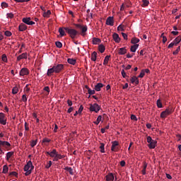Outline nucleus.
<instances>
[{"instance_id":"nucleus-23","label":"nucleus","mask_w":181,"mask_h":181,"mask_svg":"<svg viewBox=\"0 0 181 181\" xmlns=\"http://www.w3.org/2000/svg\"><path fill=\"white\" fill-rule=\"evenodd\" d=\"M22 21L23 23H25V25H29L30 21H32V18H30V17L23 18Z\"/></svg>"},{"instance_id":"nucleus-1","label":"nucleus","mask_w":181,"mask_h":181,"mask_svg":"<svg viewBox=\"0 0 181 181\" xmlns=\"http://www.w3.org/2000/svg\"><path fill=\"white\" fill-rule=\"evenodd\" d=\"M64 29L66 32V33L69 35L71 39H76V37H77V35H80V33L74 28L64 27Z\"/></svg>"},{"instance_id":"nucleus-46","label":"nucleus","mask_w":181,"mask_h":181,"mask_svg":"<svg viewBox=\"0 0 181 181\" xmlns=\"http://www.w3.org/2000/svg\"><path fill=\"white\" fill-rule=\"evenodd\" d=\"M12 155H13V152L12 151L7 153L6 159H10V158H12Z\"/></svg>"},{"instance_id":"nucleus-48","label":"nucleus","mask_w":181,"mask_h":181,"mask_svg":"<svg viewBox=\"0 0 181 181\" xmlns=\"http://www.w3.org/2000/svg\"><path fill=\"white\" fill-rule=\"evenodd\" d=\"M88 94H90V95H94V94H95V90H91L88 89Z\"/></svg>"},{"instance_id":"nucleus-20","label":"nucleus","mask_w":181,"mask_h":181,"mask_svg":"<svg viewBox=\"0 0 181 181\" xmlns=\"http://www.w3.org/2000/svg\"><path fill=\"white\" fill-rule=\"evenodd\" d=\"M18 29L20 32H25V30L28 29V26H26V25H25L24 23H21L20 24Z\"/></svg>"},{"instance_id":"nucleus-3","label":"nucleus","mask_w":181,"mask_h":181,"mask_svg":"<svg viewBox=\"0 0 181 181\" xmlns=\"http://www.w3.org/2000/svg\"><path fill=\"white\" fill-rule=\"evenodd\" d=\"M47 156H50V158H57V159H63L64 156L57 153L56 149H53L52 151L47 152Z\"/></svg>"},{"instance_id":"nucleus-59","label":"nucleus","mask_w":181,"mask_h":181,"mask_svg":"<svg viewBox=\"0 0 181 181\" xmlns=\"http://www.w3.org/2000/svg\"><path fill=\"white\" fill-rule=\"evenodd\" d=\"M7 18H9L10 19H13V13H7Z\"/></svg>"},{"instance_id":"nucleus-30","label":"nucleus","mask_w":181,"mask_h":181,"mask_svg":"<svg viewBox=\"0 0 181 181\" xmlns=\"http://www.w3.org/2000/svg\"><path fill=\"white\" fill-rule=\"evenodd\" d=\"M92 62H95L97 60V52H93L91 54Z\"/></svg>"},{"instance_id":"nucleus-47","label":"nucleus","mask_w":181,"mask_h":181,"mask_svg":"<svg viewBox=\"0 0 181 181\" xmlns=\"http://www.w3.org/2000/svg\"><path fill=\"white\" fill-rule=\"evenodd\" d=\"M44 91H46L47 95H49V93H50V88L49 86H45L44 88Z\"/></svg>"},{"instance_id":"nucleus-40","label":"nucleus","mask_w":181,"mask_h":181,"mask_svg":"<svg viewBox=\"0 0 181 181\" xmlns=\"http://www.w3.org/2000/svg\"><path fill=\"white\" fill-rule=\"evenodd\" d=\"M55 45L57 46V47H58L59 49H62V47H63V44H62V42L59 41H57L55 42Z\"/></svg>"},{"instance_id":"nucleus-25","label":"nucleus","mask_w":181,"mask_h":181,"mask_svg":"<svg viewBox=\"0 0 181 181\" xmlns=\"http://www.w3.org/2000/svg\"><path fill=\"white\" fill-rule=\"evenodd\" d=\"M64 30H64V28H59V33L60 34V36H62V37L66 36V32Z\"/></svg>"},{"instance_id":"nucleus-2","label":"nucleus","mask_w":181,"mask_h":181,"mask_svg":"<svg viewBox=\"0 0 181 181\" xmlns=\"http://www.w3.org/2000/svg\"><path fill=\"white\" fill-rule=\"evenodd\" d=\"M34 169L32 161L27 162L26 165L24 167L25 176H29L32 173V170Z\"/></svg>"},{"instance_id":"nucleus-63","label":"nucleus","mask_w":181,"mask_h":181,"mask_svg":"<svg viewBox=\"0 0 181 181\" xmlns=\"http://www.w3.org/2000/svg\"><path fill=\"white\" fill-rule=\"evenodd\" d=\"M73 110H74L73 107H69L67 110L68 114H70V112H72Z\"/></svg>"},{"instance_id":"nucleus-19","label":"nucleus","mask_w":181,"mask_h":181,"mask_svg":"<svg viewBox=\"0 0 181 181\" xmlns=\"http://www.w3.org/2000/svg\"><path fill=\"white\" fill-rule=\"evenodd\" d=\"M127 53V47H122L118 49V54L124 55Z\"/></svg>"},{"instance_id":"nucleus-12","label":"nucleus","mask_w":181,"mask_h":181,"mask_svg":"<svg viewBox=\"0 0 181 181\" xmlns=\"http://www.w3.org/2000/svg\"><path fill=\"white\" fill-rule=\"evenodd\" d=\"M28 74H29V69L28 68H23L19 72V75L21 76H28Z\"/></svg>"},{"instance_id":"nucleus-42","label":"nucleus","mask_w":181,"mask_h":181,"mask_svg":"<svg viewBox=\"0 0 181 181\" xmlns=\"http://www.w3.org/2000/svg\"><path fill=\"white\" fill-rule=\"evenodd\" d=\"M1 60L4 62V63L8 62V57H6V54H4L1 57Z\"/></svg>"},{"instance_id":"nucleus-34","label":"nucleus","mask_w":181,"mask_h":181,"mask_svg":"<svg viewBox=\"0 0 181 181\" xmlns=\"http://www.w3.org/2000/svg\"><path fill=\"white\" fill-rule=\"evenodd\" d=\"M67 62L69 64H72L73 66H74V64H76V59H70L69 58L67 59Z\"/></svg>"},{"instance_id":"nucleus-28","label":"nucleus","mask_w":181,"mask_h":181,"mask_svg":"<svg viewBox=\"0 0 181 181\" xmlns=\"http://www.w3.org/2000/svg\"><path fill=\"white\" fill-rule=\"evenodd\" d=\"M98 50L101 53H104V52H105V46H104V45H103V44L100 45L98 46Z\"/></svg>"},{"instance_id":"nucleus-26","label":"nucleus","mask_w":181,"mask_h":181,"mask_svg":"<svg viewBox=\"0 0 181 181\" xmlns=\"http://www.w3.org/2000/svg\"><path fill=\"white\" fill-rule=\"evenodd\" d=\"M81 29V35L82 36H86V32H87L88 28L87 25L82 26Z\"/></svg>"},{"instance_id":"nucleus-8","label":"nucleus","mask_w":181,"mask_h":181,"mask_svg":"<svg viewBox=\"0 0 181 181\" xmlns=\"http://www.w3.org/2000/svg\"><path fill=\"white\" fill-rule=\"evenodd\" d=\"M90 111H94L95 112H98L101 110V106L98 105L97 103H94L93 105H90Z\"/></svg>"},{"instance_id":"nucleus-10","label":"nucleus","mask_w":181,"mask_h":181,"mask_svg":"<svg viewBox=\"0 0 181 181\" xmlns=\"http://www.w3.org/2000/svg\"><path fill=\"white\" fill-rule=\"evenodd\" d=\"M106 25H107L108 26H114V17L109 16L106 19Z\"/></svg>"},{"instance_id":"nucleus-50","label":"nucleus","mask_w":181,"mask_h":181,"mask_svg":"<svg viewBox=\"0 0 181 181\" xmlns=\"http://www.w3.org/2000/svg\"><path fill=\"white\" fill-rule=\"evenodd\" d=\"M179 52H180V47H178L177 49L173 52V54L174 56H176V54H179Z\"/></svg>"},{"instance_id":"nucleus-64","label":"nucleus","mask_w":181,"mask_h":181,"mask_svg":"<svg viewBox=\"0 0 181 181\" xmlns=\"http://www.w3.org/2000/svg\"><path fill=\"white\" fill-rule=\"evenodd\" d=\"M119 165H120L122 167H124V166H125V161H124V160H122V161L119 162Z\"/></svg>"},{"instance_id":"nucleus-32","label":"nucleus","mask_w":181,"mask_h":181,"mask_svg":"<svg viewBox=\"0 0 181 181\" xmlns=\"http://www.w3.org/2000/svg\"><path fill=\"white\" fill-rule=\"evenodd\" d=\"M50 15H52V11H50V10H48L47 11H46L43 13L44 18H49V16H50Z\"/></svg>"},{"instance_id":"nucleus-39","label":"nucleus","mask_w":181,"mask_h":181,"mask_svg":"<svg viewBox=\"0 0 181 181\" xmlns=\"http://www.w3.org/2000/svg\"><path fill=\"white\" fill-rule=\"evenodd\" d=\"M18 91H19V88H18V86H15L12 89V93L13 94H18Z\"/></svg>"},{"instance_id":"nucleus-41","label":"nucleus","mask_w":181,"mask_h":181,"mask_svg":"<svg viewBox=\"0 0 181 181\" xmlns=\"http://www.w3.org/2000/svg\"><path fill=\"white\" fill-rule=\"evenodd\" d=\"M8 172V167L6 165H4L3 173L6 174Z\"/></svg>"},{"instance_id":"nucleus-37","label":"nucleus","mask_w":181,"mask_h":181,"mask_svg":"<svg viewBox=\"0 0 181 181\" xmlns=\"http://www.w3.org/2000/svg\"><path fill=\"white\" fill-rule=\"evenodd\" d=\"M157 107L158 108H163V105H162V101L160 100V99H158L157 100Z\"/></svg>"},{"instance_id":"nucleus-27","label":"nucleus","mask_w":181,"mask_h":181,"mask_svg":"<svg viewBox=\"0 0 181 181\" xmlns=\"http://www.w3.org/2000/svg\"><path fill=\"white\" fill-rule=\"evenodd\" d=\"M173 42H175V46H177V45H179V43H180V42H181V36L179 35L178 37H177L173 40Z\"/></svg>"},{"instance_id":"nucleus-18","label":"nucleus","mask_w":181,"mask_h":181,"mask_svg":"<svg viewBox=\"0 0 181 181\" xmlns=\"http://www.w3.org/2000/svg\"><path fill=\"white\" fill-rule=\"evenodd\" d=\"M114 180L115 177L113 176L112 173L107 174V175L105 176L106 181H113Z\"/></svg>"},{"instance_id":"nucleus-36","label":"nucleus","mask_w":181,"mask_h":181,"mask_svg":"<svg viewBox=\"0 0 181 181\" xmlns=\"http://www.w3.org/2000/svg\"><path fill=\"white\" fill-rule=\"evenodd\" d=\"M37 144V139L32 140L31 142H30L31 148H34V146H36Z\"/></svg>"},{"instance_id":"nucleus-57","label":"nucleus","mask_w":181,"mask_h":181,"mask_svg":"<svg viewBox=\"0 0 181 181\" xmlns=\"http://www.w3.org/2000/svg\"><path fill=\"white\" fill-rule=\"evenodd\" d=\"M83 110H84V107H83V105H81L77 112H78V114H81V112H83Z\"/></svg>"},{"instance_id":"nucleus-54","label":"nucleus","mask_w":181,"mask_h":181,"mask_svg":"<svg viewBox=\"0 0 181 181\" xmlns=\"http://www.w3.org/2000/svg\"><path fill=\"white\" fill-rule=\"evenodd\" d=\"M8 5L6 2L1 3V8L4 9V8H8Z\"/></svg>"},{"instance_id":"nucleus-22","label":"nucleus","mask_w":181,"mask_h":181,"mask_svg":"<svg viewBox=\"0 0 181 181\" xmlns=\"http://www.w3.org/2000/svg\"><path fill=\"white\" fill-rule=\"evenodd\" d=\"M110 59H111V56L110 55H107L105 57V59H104V62H103L104 66H107L108 64V62H110Z\"/></svg>"},{"instance_id":"nucleus-44","label":"nucleus","mask_w":181,"mask_h":181,"mask_svg":"<svg viewBox=\"0 0 181 181\" xmlns=\"http://www.w3.org/2000/svg\"><path fill=\"white\" fill-rule=\"evenodd\" d=\"M24 91L25 94H29V91H30V88H29V85H26V86L24 88Z\"/></svg>"},{"instance_id":"nucleus-14","label":"nucleus","mask_w":181,"mask_h":181,"mask_svg":"<svg viewBox=\"0 0 181 181\" xmlns=\"http://www.w3.org/2000/svg\"><path fill=\"white\" fill-rule=\"evenodd\" d=\"M28 59V54H27L26 52L20 54V55L17 57V62H21V60H22V59Z\"/></svg>"},{"instance_id":"nucleus-5","label":"nucleus","mask_w":181,"mask_h":181,"mask_svg":"<svg viewBox=\"0 0 181 181\" xmlns=\"http://www.w3.org/2000/svg\"><path fill=\"white\" fill-rule=\"evenodd\" d=\"M173 112V109L172 107L167 108L165 111L160 113V118H166L168 115H170Z\"/></svg>"},{"instance_id":"nucleus-4","label":"nucleus","mask_w":181,"mask_h":181,"mask_svg":"<svg viewBox=\"0 0 181 181\" xmlns=\"http://www.w3.org/2000/svg\"><path fill=\"white\" fill-rule=\"evenodd\" d=\"M147 142L148 144V146L149 149H155V148H156V144H158V141H156V140L152 139V137H151V136H147Z\"/></svg>"},{"instance_id":"nucleus-51","label":"nucleus","mask_w":181,"mask_h":181,"mask_svg":"<svg viewBox=\"0 0 181 181\" xmlns=\"http://www.w3.org/2000/svg\"><path fill=\"white\" fill-rule=\"evenodd\" d=\"M4 34H5V36H7L8 37H9L10 36H12V33L8 30L5 31Z\"/></svg>"},{"instance_id":"nucleus-60","label":"nucleus","mask_w":181,"mask_h":181,"mask_svg":"<svg viewBox=\"0 0 181 181\" xmlns=\"http://www.w3.org/2000/svg\"><path fill=\"white\" fill-rule=\"evenodd\" d=\"M131 119H133L134 121H138V119L136 118V116L135 115H131Z\"/></svg>"},{"instance_id":"nucleus-24","label":"nucleus","mask_w":181,"mask_h":181,"mask_svg":"<svg viewBox=\"0 0 181 181\" xmlns=\"http://www.w3.org/2000/svg\"><path fill=\"white\" fill-rule=\"evenodd\" d=\"M101 43V40L100 38L93 37V45H98Z\"/></svg>"},{"instance_id":"nucleus-58","label":"nucleus","mask_w":181,"mask_h":181,"mask_svg":"<svg viewBox=\"0 0 181 181\" xmlns=\"http://www.w3.org/2000/svg\"><path fill=\"white\" fill-rule=\"evenodd\" d=\"M174 46H176V44L173 41L168 47V49H170L171 47H173Z\"/></svg>"},{"instance_id":"nucleus-16","label":"nucleus","mask_w":181,"mask_h":181,"mask_svg":"<svg viewBox=\"0 0 181 181\" xmlns=\"http://www.w3.org/2000/svg\"><path fill=\"white\" fill-rule=\"evenodd\" d=\"M112 37L115 42H116V43H119V42L121 41V38H119V35L117 33H115L112 35Z\"/></svg>"},{"instance_id":"nucleus-49","label":"nucleus","mask_w":181,"mask_h":181,"mask_svg":"<svg viewBox=\"0 0 181 181\" xmlns=\"http://www.w3.org/2000/svg\"><path fill=\"white\" fill-rule=\"evenodd\" d=\"M124 26L122 24H120L117 27V30H122V32H124Z\"/></svg>"},{"instance_id":"nucleus-62","label":"nucleus","mask_w":181,"mask_h":181,"mask_svg":"<svg viewBox=\"0 0 181 181\" xmlns=\"http://www.w3.org/2000/svg\"><path fill=\"white\" fill-rule=\"evenodd\" d=\"M16 2H21V3H23V2H29V1L30 0H14Z\"/></svg>"},{"instance_id":"nucleus-7","label":"nucleus","mask_w":181,"mask_h":181,"mask_svg":"<svg viewBox=\"0 0 181 181\" xmlns=\"http://www.w3.org/2000/svg\"><path fill=\"white\" fill-rule=\"evenodd\" d=\"M2 146L5 148L8 151H9V148H11V144L8 141H0V151L2 152Z\"/></svg>"},{"instance_id":"nucleus-45","label":"nucleus","mask_w":181,"mask_h":181,"mask_svg":"<svg viewBox=\"0 0 181 181\" xmlns=\"http://www.w3.org/2000/svg\"><path fill=\"white\" fill-rule=\"evenodd\" d=\"M144 76H145V70L143 69V70H141V71L138 77L139 78H144Z\"/></svg>"},{"instance_id":"nucleus-13","label":"nucleus","mask_w":181,"mask_h":181,"mask_svg":"<svg viewBox=\"0 0 181 181\" xmlns=\"http://www.w3.org/2000/svg\"><path fill=\"white\" fill-rule=\"evenodd\" d=\"M112 144L111 150L113 152H117V151H118V141H112Z\"/></svg>"},{"instance_id":"nucleus-21","label":"nucleus","mask_w":181,"mask_h":181,"mask_svg":"<svg viewBox=\"0 0 181 181\" xmlns=\"http://www.w3.org/2000/svg\"><path fill=\"white\" fill-rule=\"evenodd\" d=\"M138 47H139V45L135 44L131 47L130 51L132 52L133 53H135V52H136V49H138Z\"/></svg>"},{"instance_id":"nucleus-33","label":"nucleus","mask_w":181,"mask_h":181,"mask_svg":"<svg viewBox=\"0 0 181 181\" xmlns=\"http://www.w3.org/2000/svg\"><path fill=\"white\" fill-rule=\"evenodd\" d=\"M101 119H103V116L99 115L97 118V120L95 122H94V124H95V125H98V124H100V122H101Z\"/></svg>"},{"instance_id":"nucleus-55","label":"nucleus","mask_w":181,"mask_h":181,"mask_svg":"<svg viewBox=\"0 0 181 181\" xmlns=\"http://www.w3.org/2000/svg\"><path fill=\"white\" fill-rule=\"evenodd\" d=\"M122 77H123V78H127V77H128L127 76V73H125V71L123 69V70H122Z\"/></svg>"},{"instance_id":"nucleus-29","label":"nucleus","mask_w":181,"mask_h":181,"mask_svg":"<svg viewBox=\"0 0 181 181\" xmlns=\"http://www.w3.org/2000/svg\"><path fill=\"white\" fill-rule=\"evenodd\" d=\"M146 169H147V163L144 162V168H143L142 170L141 171L142 175H145L146 174Z\"/></svg>"},{"instance_id":"nucleus-15","label":"nucleus","mask_w":181,"mask_h":181,"mask_svg":"<svg viewBox=\"0 0 181 181\" xmlns=\"http://www.w3.org/2000/svg\"><path fill=\"white\" fill-rule=\"evenodd\" d=\"M53 73H56V71H55L54 66H52L50 69H48L47 72V76H48V77H50V76H53Z\"/></svg>"},{"instance_id":"nucleus-52","label":"nucleus","mask_w":181,"mask_h":181,"mask_svg":"<svg viewBox=\"0 0 181 181\" xmlns=\"http://www.w3.org/2000/svg\"><path fill=\"white\" fill-rule=\"evenodd\" d=\"M50 139L45 138L42 139V144H49L50 142Z\"/></svg>"},{"instance_id":"nucleus-43","label":"nucleus","mask_w":181,"mask_h":181,"mask_svg":"<svg viewBox=\"0 0 181 181\" xmlns=\"http://www.w3.org/2000/svg\"><path fill=\"white\" fill-rule=\"evenodd\" d=\"M65 170L69 172V175H73V169L71 167H66V168H65Z\"/></svg>"},{"instance_id":"nucleus-31","label":"nucleus","mask_w":181,"mask_h":181,"mask_svg":"<svg viewBox=\"0 0 181 181\" xmlns=\"http://www.w3.org/2000/svg\"><path fill=\"white\" fill-rule=\"evenodd\" d=\"M143 4H141V6L143 8H145L146 6H148L149 5V1L148 0H142Z\"/></svg>"},{"instance_id":"nucleus-61","label":"nucleus","mask_w":181,"mask_h":181,"mask_svg":"<svg viewBox=\"0 0 181 181\" xmlns=\"http://www.w3.org/2000/svg\"><path fill=\"white\" fill-rule=\"evenodd\" d=\"M52 166V161L48 162L47 165H45V168L49 169Z\"/></svg>"},{"instance_id":"nucleus-9","label":"nucleus","mask_w":181,"mask_h":181,"mask_svg":"<svg viewBox=\"0 0 181 181\" xmlns=\"http://www.w3.org/2000/svg\"><path fill=\"white\" fill-rule=\"evenodd\" d=\"M0 124L1 125H6V117H5V114L2 112L0 113Z\"/></svg>"},{"instance_id":"nucleus-53","label":"nucleus","mask_w":181,"mask_h":181,"mask_svg":"<svg viewBox=\"0 0 181 181\" xmlns=\"http://www.w3.org/2000/svg\"><path fill=\"white\" fill-rule=\"evenodd\" d=\"M22 101L23 103H26V101H28V98L26 97V93L23 95V96H22Z\"/></svg>"},{"instance_id":"nucleus-56","label":"nucleus","mask_w":181,"mask_h":181,"mask_svg":"<svg viewBox=\"0 0 181 181\" xmlns=\"http://www.w3.org/2000/svg\"><path fill=\"white\" fill-rule=\"evenodd\" d=\"M122 36L124 39V40H128V35H127L125 33H122Z\"/></svg>"},{"instance_id":"nucleus-11","label":"nucleus","mask_w":181,"mask_h":181,"mask_svg":"<svg viewBox=\"0 0 181 181\" xmlns=\"http://www.w3.org/2000/svg\"><path fill=\"white\" fill-rule=\"evenodd\" d=\"M130 82L132 84H135V86H138L139 84V79L138 77L133 76L130 78Z\"/></svg>"},{"instance_id":"nucleus-38","label":"nucleus","mask_w":181,"mask_h":181,"mask_svg":"<svg viewBox=\"0 0 181 181\" xmlns=\"http://www.w3.org/2000/svg\"><path fill=\"white\" fill-rule=\"evenodd\" d=\"M104 146H105V144H104L103 143H100V149L102 153H104V152H105Z\"/></svg>"},{"instance_id":"nucleus-17","label":"nucleus","mask_w":181,"mask_h":181,"mask_svg":"<svg viewBox=\"0 0 181 181\" xmlns=\"http://www.w3.org/2000/svg\"><path fill=\"white\" fill-rule=\"evenodd\" d=\"M104 87V84L101 83H98L95 86V91H101V88Z\"/></svg>"},{"instance_id":"nucleus-35","label":"nucleus","mask_w":181,"mask_h":181,"mask_svg":"<svg viewBox=\"0 0 181 181\" xmlns=\"http://www.w3.org/2000/svg\"><path fill=\"white\" fill-rule=\"evenodd\" d=\"M131 43H132V45H136V43H139V39L134 37L132 39Z\"/></svg>"},{"instance_id":"nucleus-6","label":"nucleus","mask_w":181,"mask_h":181,"mask_svg":"<svg viewBox=\"0 0 181 181\" xmlns=\"http://www.w3.org/2000/svg\"><path fill=\"white\" fill-rule=\"evenodd\" d=\"M53 67L57 74H59V73H61V71H63V70H64V65L63 64H54Z\"/></svg>"}]
</instances>
